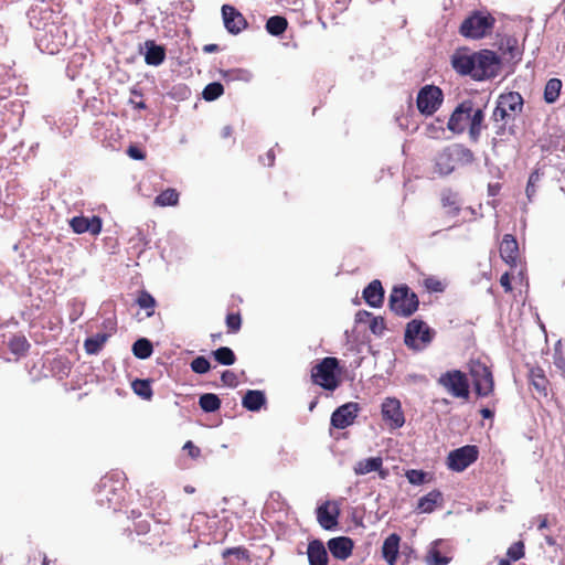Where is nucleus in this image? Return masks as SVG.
Masks as SVG:
<instances>
[{
	"label": "nucleus",
	"instance_id": "nucleus-1",
	"mask_svg": "<svg viewBox=\"0 0 565 565\" xmlns=\"http://www.w3.org/2000/svg\"><path fill=\"white\" fill-rule=\"evenodd\" d=\"M452 67L462 75H470L477 81L493 77L500 68V60L490 50L470 53L468 50H458L451 57Z\"/></svg>",
	"mask_w": 565,
	"mask_h": 565
},
{
	"label": "nucleus",
	"instance_id": "nucleus-2",
	"mask_svg": "<svg viewBox=\"0 0 565 565\" xmlns=\"http://www.w3.org/2000/svg\"><path fill=\"white\" fill-rule=\"evenodd\" d=\"M472 152L459 145H454L440 151L435 159V171L440 175L451 173L458 163L472 162Z\"/></svg>",
	"mask_w": 565,
	"mask_h": 565
},
{
	"label": "nucleus",
	"instance_id": "nucleus-3",
	"mask_svg": "<svg viewBox=\"0 0 565 565\" xmlns=\"http://www.w3.org/2000/svg\"><path fill=\"white\" fill-rule=\"evenodd\" d=\"M495 19L488 12L478 11L468 17L460 26L465 38L481 39L492 32Z\"/></svg>",
	"mask_w": 565,
	"mask_h": 565
},
{
	"label": "nucleus",
	"instance_id": "nucleus-4",
	"mask_svg": "<svg viewBox=\"0 0 565 565\" xmlns=\"http://www.w3.org/2000/svg\"><path fill=\"white\" fill-rule=\"evenodd\" d=\"M390 307L395 313L407 317L417 310L418 299L408 287H396L390 296Z\"/></svg>",
	"mask_w": 565,
	"mask_h": 565
},
{
	"label": "nucleus",
	"instance_id": "nucleus-5",
	"mask_svg": "<svg viewBox=\"0 0 565 565\" xmlns=\"http://www.w3.org/2000/svg\"><path fill=\"white\" fill-rule=\"evenodd\" d=\"M433 339L429 327L419 320H412L405 330V344L413 350H423Z\"/></svg>",
	"mask_w": 565,
	"mask_h": 565
},
{
	"label": "nucleus",
	"instance_id": "nucleus-6",
	"mask_svg": "<svg viewBox=\"0 0 565 565\" xmlns=\"http://www.w3.org/2000/svg\"><path fill=\"white\" fill-rule=\"evenodd\" d=\"M337 369L338 360L335 358H324L312 371L313 382L326 390L333 391L339 385Z\"/></svg>",
	"mask_w": 565,
	"mask_h": 565
},
{
	"label": "nucleus",
	"instance_id": "nucleus-7",
	"mask_svg": "<svg viewBox=\"0 0 565 565\" xmlns=\"http://www.w3.org/2000/svg\"><path fill=\"white\" fill-rule=\"evenodd\" d=\"M443 92L434 85L424 86L417 95V108L423 115H433L443 103Z\"/></svg>",
	"mask_w": 565,
	"mask_h": 565
},
{
	"label": "nucleus",
	"instance_id": "nucleus-8",
	"mask_svg": "<svg viewBox=\"0 0 565 565\" xmlns=\"http://www.w3.org/2000/svg\"><path fill=\"white\" fill-rule=\"evenodd\" d=\"M470 374L473 381L476 393L479 396H489L493 391V377L491 371L480 362H472Z\"/></svg>",
	"mask_w": 565,
	"mask_h": 565
},
{
	"label": "nucleus",
	"instance_id": "nucleus-9",
	"mask_svg": "<svg viewBox=\"0 0 565 565\" xmlns=\"http://www.w3.org/2000/svg\"><path fill=\"white\" fill-rule=\"evenodd\" d=\"M439 383L456 397L467 398L469 395L468 380L460 371L447 372L440 376Z\"/></svg>",
	"mask_w": 565,
	"mask_h": 565
},
{
	"label": "nucleus",
	"instance_id": "nucleus-10",
	"mask_svg": "<svg viewBox=\"0 0 565 565\" xmlns=\"http://www.w3.org/2000/svg\"><path fill=\"white\" fill-rule=\"evenodd\" d=\"M478 458V449L476 446H463L451 451L448 455V467L454 471H463Z\"/></svg>",
	"mask_w": 565,
	"mask_h": 565
},
{
	"label": "nucleus",
	"instance_id": "nucleus-11",
	"mask_svg": "<svg viewBox=\"0 0 565 565\" xmlns=\"http://www.w3.org/2000/svg\"><path fill=\"white\" fill-rule=\"evenodd\" d=\"M382 417L390 428H401L405 423L401 402L394 397H386L382 403Z\"/></svg>",
	"mask_w": 565,
	"mask_h": 565
},
{
	"label": "nucleus",
	"instance_id": "nucleus-12",
	"mask_svg": "<svg viewBox=\"0 0 565 565\" xmlns=\"http://www.w3.org/2000/svg\"><path fill=\"white\" fill-rule=\"evenodd\" d=\"M359 409V405L353 402L338 407L331 415V425L338 429L347 428L354 423Z\"/></svg>",
	"mask_w": 565,
	"mask_h": 565
},
{
	"label": "nucleus",
	"instance_id": "nucleus-13",
	"mask_svg": "<svg viewBox=\"0 0 565 565\" xmlns=\"http://www.w3.org/2000/svg\"><path fill=\"white\" fill-rule=\"evenodd\" d=\"M471 110V102L465 100L462 102L451 114L447 127L454 134L462 132L467 127H469V114Z\"/></svg>",
	"mask_w": 565,
	"mask_h": 565
},
{
	"label": "nucleus",
	"instance_id": "nucleus-14",
	"mask_svg": "<svg viewBox=\"0 0 565 565\" xmlns=\"http://www.w3.org/2000/svg\"><path fill=\"white\" fill-rule=\"evenodd\" d=\"M353 471L358 476L377 472L381 479H386L388 470L383 468V459L380 456L364 458L355 462Z\"/></svg>",
	"mask_w": 565,
	"mask_h": 565
},
{
	"label": "nucleus",
	"instance_id": "nucleus-15",
	"mask_svg": "<svg viewBox=\"0 0 565 565\" xmlns=\"http://www.w3.org/2000/svg\"><path fill=\"white\" fill-rule=\"evenodd\" d=\"M222 15L224 25L230 33L237 34L247 25L243 14L230 4L222 7Z\"/></svg>",
	"mask_w": 565,
	"mask_h": 565
},
{
	"label": "nucleus",
	"instance_id": "nucleus-16",
	"mask_svg": "<svg viewBox=\"0 0 565 565\" xmlns=\"http://www.w3.org/2000/svg\"><path fill=\"white\" fill-rule=\"evenodd\" d=\"M339 513L340 509L338 504L327 501L317 509V519L323 529L331 530L338 524Z\"/></svg>",
	"mask_w": 565,
	"mask_h": 565
},
{
	"label": "nucleus",
	"instance_id": "nucleus-17",
	"mask_svg": "<svg viewBox=\"0 0 565 565\" xmlns=\"http://www.w3.org/2000/svg\"><path fill=\"white\" fill-rule=\"evenodd\" d=\"M70 226L76 234L89 233L92 235H98L102 231V220L98 216L90 218L75 216L70 221Z\"/></svg>",
	"mask_w": 565,
	"mask_h": 565
},
{
	"label": "nucleus",
	"instance_id": "nucleus-18",
	"mask_svg": "<svg viewBox=\"0 0 565 565\" xmlns=\"http://www.w3.org/2000/svg\"><path fill=\"white\" fill-rule=\"evenodd\" d=\"M500 255L507 264L511 266L516 264L519 257V247L516 239L512 235L507 234L503 236L500 244Z\"/></svg>",
	"mask_w": 565,
	"mask_h": 565
},
{
	"label": "nucleus",
	"instance_id": "nucleus-19",
	"mask_svg": "<svg viewBox=\"0 0 565 565\" xmlns=\"http://www.w3.org/2000/svg\"><path fill=\"white\" fill-rule=\"evenodd\" d=\"M328 547L333 557L338 559H347L352 553L353 542L349 537L340 536L331 539L328 542Z\"/></svg>",
	"mask_w": 565,
	"mask_h": 565
},
{
	"label": "nucleus",
	"instance_id": "nucleus-20",
	"mask_svg": "<svg viewBox=\"0 0 565 565\" xmlns=\"http://www.w3.org/2000/svg\"><path fill=\"white\" fill-rule=\"evenodd\" d=\"M308 561L310 565H327L328 564V553L322 544V542L318 540H313L309 543L307 550Z\"/></svg>",
	"mask_w": 565,
	"mask_h": 565
},
{
	"label": "nucleus",
	"instance_id": "nucleus-21",
	"mask_svg": "<svg viewBox=\"0 0 565 565\" xmlns=\"http://www.w3.org/2000/svg\"><path fill=\"white\" fill-rule=\"evenodd\" d=\"M498 102L514 116L522 111L523 98L518 92L501 94Z\"/></svg>",
	"mask_w": 565,
	"mask_h": 565
},
{
	"label": "nucleus",
	"instance_id": "nucleus-22",
	"mask_svg": "<svg viewBox=\"0 0 565 565\" xmlns=\"http://www.w3.org/2000/svg\"><path fill=\"white\" fill-rule=\"evenodd\" d=\"M399 536L397 534H391L387 536L382 546V553L388 565H394L398 555L399 548Z\"/></svg>",
	"mask_w": 565,
	"mask_h": 565
},
{
	"label": "nucleus",
	"instance_id": "nucleus-23",
	"mask_svg": "<svg viewBox=\"0 0 565 565\" xmlns=\"http://www.w3.org/2000/svg\"><path fill=\"white\" fill-rule=\"evenodd\" d=\"M365 301L371 307H380L383 302L384 290L379 280H373L363 291Z\"/></svg>",
	"mask_w": 565,
	"mask_h": 565
},
{
	"label": "nucleus",
	"instance_id": "nucleus-24",
	"mask_svg": "<svg viewBox=\"0 0 565 565\" xmlns=\"http://www.w3.org/2000/svg\"><path fill=\"white\" fill-rule=\"evenodd\" d=\"M469 117V135L473 140H477L483 128V110L481 108H475L473 104L471 103Z\"/></svg>",
	"mask_w": 565,
	"mask_h": 565
},
{
	"label": "nucleus",
	"instance_id": "nucleus-25",
	"mask_svg": "<svg viewBox=\"0 0 565 565\" xmlns=\"http://www.w3.org/2000/svg\"><path fill=\"white\" fill-rule=\"evenodd\" d=\"M146 49L145 61L148 65L158 66L163 62L166 53L162 46L154 44L153 41H147Z\"/></svg>",
	"mask_w": 565,
	"mask_h": 565
},
{
	"label": "nucleus",
	"instance_id": "nucleus-26",
	"mask_svg": "<svg viewBox=\"0 0 565 565\" xmlns=\"http://www.w3.org/2000/svg\"><path fill=\"white\" fill-rule=\"evenodd\" d=\"M440 544V541H435L429 545L425 556L427 565H447L450 562V557L441 554V551L439 550Z\"/></svg>",
	"mask_w": 565,
	"mask_h": 565
},
{
	"label": "nucleus",
	"instance_id": "nucleus-27",
	"mask_svg": "<svg viewBox=\"0 0 565 565\" xmlns=\"http://www.w3.org/2000/svg\"><path fill=\"white\" fill-rule=\"evenodd\" d=\"M266 397L262 391H248L243 397L242 404L252 412L259 411L265 404Z\"/></svg>",
	"mask_w": 565,
	"mask_h": 565
},
{
	"label": "nucleus",
	"instance_id": "nucleus-28",
	"mask_svg": "<svg viewBox=\"0 0 565 565\" xmlns=\"http://www.w3.org/2000/svg\"><path fill=\"white\" fill-rule=\"evenodd\" d=\"M440 500L441 493L439 491H431L418 500L417 510L422 513H430Z\"/></svg>",
	"mask_w": 565,
	"mask_h": 565
},
{
	"label": "nucleus",
	"instance_id": "nucleus-29",
	"mask_svg": "<svg viewBox=\"0 0 565 565\" xmlns=\"http://www.w3.org/2000/svg\"><path fill=\"white\" fill-rule=\"evenodd\" d=\"M223 557L226 565H248V556L245 550L228 548L223 552Z\"/></svg>",
	"mask_w": 565,
	"mask_h": 565
},
{
	"label": "nucleus",
	"instance_id": "nucleus-30",
	"mask_svg": "<svg viewBox=\"0 0 565 565\" xmlns=\"http://www.w3.org/2000/svg\"><path fill=\"white\" fill-rule=\"evenodd\" d=\"M288 26V21L281 15L270 17L266 22V31L275 36L281 35Z\"/></svg>",
	"mask_w": 565,
	"mask_h": 565
},
{
	"label": "nucleus",
	"instance_id": "nucleus-31",
	"mask_svg": "<svg viewBox=\"0 0 565 565\" xmlns=\"http://www.w3.org/2000/svg\"><path fill=\"white\" fill-rule=\"evenodd\" d=\"M562 89V81L558 78H551L547 81L544 88V100L548 104H553L559 96Z\"/></svg>",
	"mask_w": 565,
	"mask_h": 565
},
{
	"label": "nucleus",
	"instance_id": "nucleus-32",
	"mask_svg": "<svg viewBox=\"0 0 565 565\" xmlns=\"http://www.w3.org/2000/svg\"><path fill=\"white\" fill-rule=\"evenodd\" d=\"M107 334L105 333H97L92 338H88L85 343V350L88 354H96L100 351V349L104 347V344L107 341Z\"/></svg>",
	"mask_w": 565,
	"mask_h": 565
},
{
	"label": "nucleus",
	"instance_id": "nucleus-33",
	"mask_svg": "<svg viewBox=\"0 0 565 565\" xmlns=\"http://www.w3.org/2000/svg\"><path fill=\"white\" fill-rule=\"evenodd\" d=\"M178 201L179 193L174 189H167L154 199V204L158 206H173L178 204Z\"/></svg>",
	"mask_w": 565,
	"mask_h": 565
},
{
	"label": "nucleus",
	"instance_id": "nucleus-34",
	"mask_svg": "<svg viewBox=\"0 0 565 565\" xmlns=\"http://www.w3.org/2000/svg\"><path fill=\"white\" fill-rule=\"evenodd\" d=\"M132 352L139 359H147L152 354V344L145 338L139 339L134 343Z\"/></svg>",
	"mask_w": 565,
	"mask_h": 565
},
{
	"label": "nucleus",
	"instance_id": "nucleus-35",
	"mask_svg": "<svg viewBox=\"0 0 565 565\" xmlns=\"http://www.w3.org/2000/svg\"><path fill=\"white\" fill-rule=\"evenodd\" d=\"M199 404L203 411L211 413L220 408L221 401L215 394L206 393L200 397Z\"/></svg>",
	"mask_w": 565,
	"mask_h": 565
},
{
	"label": "nucleus",
	"instance_id": "nucleus-36",
	"mask_svg": "<svg viewBox=\"0 0 565 565\" xmlns=\"http://www.w3.org/2000/svg\"><path fill=\"white\" fill-rule=\"evenodd\" d=\"M213 355L215 360L223 365H232L235 362L234 352L227 347L215 350Z\"/></svg>",
	"mask_w": 565,
	"mask_h": 565
},
{
	"label": "nucleus",
	"instance_id": "nucleus-37",
	"mask_svg": "<svg viewBox=\"0 0 565 565\" xmlns=\"http://www.w3.org/2000/svg\"><path fill=\"white\" fill-rule=\"evenodd\" d=\"M425 134L431 139L443 138L445 134L444 121L437 118L435 121L428 124L425 128Z\"/></svg>",
	"mask_w": 565,
	"mask_h": 565
},
{
	"label": "nucleus",
	"instance_id": "nucleus-38",
	"mask_svg": "<svg viewBox=\"0 0 565 565\" xmlns=\"http://www.w3.org/2000/svg\"><path fill=\"white\" fill-rule=\"evenodd\" d=\"M132 390L138 396H140L145 399H150L152 396V390L150 387V383L146 380L134 381Z\"/></svg>",
	"mask_w": 565,
	"mask_h": 565
},
{
	"label": "nucleus",
	"instance_id": "nucleus-39",
	"mask_svg": "<svg viewBox=\"0 0 565 565\" xmlns=\"http://www.w3.org/2000/svg\"><path fill=\"white\" fill-rule=\"evenodd\" d=\"M224 92L223 85L221 83L214 82L209 85L203 90V98L205 100H214L218 98Z\"/></svg>",
	"mask_w": 565,
	"mask_h": 565
},
{
	"label": "nucleus",
	"instance_id": "nucleus-40",
	"mask_svg": "<svg viewBox=\"0 0 565 565\" xmlns=\"http://www.w3.org/2000/svg\"><path fill=\"white\" fill-rule=\"evenodd\" d=\"M507 555L509 557V562L513 561L516 562L521 559L524 556V544L522 541L515 542L512 544L507 552Z\"/></svg>",
	"mask_w": 565,
	"mask_h": 565
},
{
	"label": "nucleus",
	"instance_id": "nucleus-41",
	"mask_svg": "<svg viewBox=\"0 0 565 565\" xmlns=\"http://www.w3.org/2000/svg\"><path fill=\"white\" fill-rule=\"evenodd\" d=\"M530 377L533 386L539 392L545 391L547 381L541 370H532Z\"/></svg>",
	"mask_w": 565,
	"mask_h": 565
},
{
	"label": "nucleus",
	"instance_id": "nucleus-42",
	"mask_svg": "<svg viewBox=\"0 0 565 565\" xmlns=\"http://www.w3.org/2000/svg\"><path fill=\"white\" fill-rule=\"evenodd\" d=\"M9 345L12 352L15 354L24 353L29 348V343L23 337H14L10 340Z\"/></svg>",
	"mask_w": 565,
	"mask_h": 565
},
{
	"label": "nucleus",
	"instance_id": "nucleus-43",
	"mask_svg": "<svg viewBox=\"0 0 565 565\" xmlns=\"http://www.w3.org/2000/svg\"><path fill=\"white\" fill-rule=\"evenodd\" d=\"M210 367V362L204 356H198L191 362L192 371L199 374L209 372Z\"/></svg>",
	"mask_w": 565,
	"mask_h": 565
},
{
	"label": "nucleus",
	"instance_id": "nucleus-44",
	"mask_svg": "<svg viewBox=\"0 0 565 565\" xmlns=\"http://www.w3.org/2000/svg\"><path fill=\"white\" fill-rule=\"evenodd\" d=\"M540 180H541V174L539 171H534L531 173L529 181H527V185H526V195H527L529 200H531L535 195V192H536L535 186L540 182Z\"/></svg>",
	"mask_w": 565,
	"mask_h": 565
},
{
	"label": "nucleus",
	"instance_id": "nucleus-45",
	"mask_svg": "<svg viewBox=\"0 0 565 565\" xmlns=\"http://www.w3.org/2000/svg\"><path fill=\"white\" fill-rule=\"evenodd\" d=\"M424 286L434 292H441L445 289V285L436 277H426L424 279Z\"/></svg>",
	"mask_w": 565,
	"mask_h": 565
},
{
	"label": "nucleus",
	"instance_id": "nucleus-46",
	"mask_svg": "<svg viewBox=\"0 0 565 565\" xmlns=\"http://www.w3.org/2000/svg\"><path fill=\"white\" fill-rule=\"evenodd\" d=\"M425 477H426V473L420 470L413 469V470H408L406 472V478H407L408 482L412 484H415V486H419V484L424 483Z\"/></svg>",
	"mask_w": 565,
	"mask_h": 565
},
{
	"label": "nucleus",
	"instance_id": "nucleus-47",
	"mask_svg": "<svg viewBox=\"0 0 565 565\" xmlns=\"http://www.w3.org/2000/svg\"><path fill=\"white\" fill-rule=\"evenodd\" d=\"M138 305L143 309H153L156 305L154 298L148 292H141L137 300Z\"/></svg>",
	"mask_w": 565,
	"mask_h": 565
},
{
	"label": "nucleus",
	"instance_id": "nucleus-48",
	"mask_svg": "<svg viewBox=\"0 0 565 565\" xmlns=\"http://www.w3.org/2000/svg\"><path fill=\"white\" fill-rule=\"evenodd\" d=\"M514 115L508 111L499 102L497 103V107L493 111L494 120H509L513 118Z\"/></svg>",
	"mask_w": 565,
	"mask_h": 565
},
{
	"label": "nucleus",
	"instance_id": "nucleus-49",
	"mask_svg": "<svg viewBox=\"0 0 565 565\" xmlns=\"http://www.w3.org/2000/svg\"><path fill=\"white\" fill-rule=\"evenodd\" d=\"M241 323H242V320H241L239 315L232 313V315H228L226 318V326H227L228 330L232 332L238 331L241 328Z\"/></svg>",
	"mask_w": 565,
	"mask_h": 565
},
{
	"label": "nucleus",
	"instance_id": "nucleus-50",
	"mask_svg": "<svg viewBox=\"0 0 565 565\" xmlns=\"http://www.w3.org/2000/svg\"><path fill=\"white\" fill-rule=\"evenodd\" d=\"M183 449L188 451L189 456L193 459H196L201 450L199 447H196L192 441H186L183 446Z\"/></svg>",
	"mask_w": 565,
	"mask_h": 565
},
{
	"label": "nucleus",
	"instance_id": "nucleus-51",
	"mask_svg": "<svg viewBox=\"0 0 565 565\" xmlns=\"http://www.w3.org/2000/svg\"><path fill=\"white\" fill-rule=\"evenodd\" d=\"M371 330L375 334L382 333L384 330V320L382 318H374L370 326Z\"/></svg>",
	"mask_w": 565,
	"mask_h": 565
},
{
	"label": "nucleus",
	"instance_id": "nucleus-52",
	"mask_svg": "<svg viewBox=\"0 0 565 565\" xmlns=\"http://www.w3.org/2000/svg\"><path fill=\"white\" fill-rule=\"evenodd\" d=\"M500 284L507 292H510L512 290L511 279H510V275L508 273H505L501 276Z\"/></svg>",
	"mask_w": 565,
	"mask_h": 565
},
{
	"label": "nucleus",
	"instance_id": "nucleus-53",
	"mask_svg": "<svg viewBox=\"0 0 565 565\" xmlns=\"http://www.w3.org/2000/svg\"><path fill=\"white\" fill-rule=\"evenodd\" d=\"M128 154L136 160H141L145 158L143 153L136 147H130L128 149Z\"/></svg>",
	"mask_w": 565,
	"mask_h": 565
},
{
	"label": "nucleus",
	"instance_id": "nucleus-54",
	"mask_svg": "<svg viewBox=\"0 0 565 565\" xmlns=\"http://www.w3.org/2000/svg\"><path fill=\"white\" fill-rule=\"evenodd\" d=\"M222 381L225 383V384H228V385H233L234 382H235V375L233 372L231 371H225L223 374H222Z\"/></svg>",
	"mask_w": 565,
	"mask_h": 565
},
{
	"label": "nucleus",
	"instance_id": "nucleus-55",
	"mask_svg": "<svg viewBox=\"0 0 565 565\" xmlns=\"http://www.w3.org/2000/svg\"><path fill=\"white\" fill-rule=\"evenodd\" d=\"M231 134H232V129H231V127H230V126H225V127L222 129V136H223L224 138L230 137V136H231Z\"/></svg>",
	"mask_w": 565,
	"mask_h": 565
},
{
	"label": "nucleus",
	"instance_id": "nucleus-56",
	"mask_svg": "<svg viewBox=\"0 0 565 565\" xmlns=\"http://www.w3.org/2000/svg\"><path fill=\"white\" fill-rule=\"evenodd\" d=\"M481 414H482V416H483L484 418H490V417H492V415H493V414H492V412H491L490 409H488V408H483V409L481 411Z\"/></svg>",
	"mask_w": 565,
	"mask_h": 565
},
{
	"label": "nucleus",
	"instance_id": "nucleus-57",
	"mask_svg": "<svg viewBox=\"0 0 565 565\" xmlns=\"http://www.w3.org/2000/svg\"><path fill=\"white\" fill-rule=\"evenodd\" d=\"M216 47H217V46H216L215 44H210V45H206V46H205V51H206V52H213V51H215V50H216Z\"/></svg>",
	"mask_w": 565,
	"mask_h": 565
},
{
	"label": "nucleus",
	"instance_id": "nucleus-58",
	"mask_svg": "<svg viewBox=\"0 0 565 565\" xmlns=\"http://www.w3.org/2000/svg\"><path fill=\"white\" fill-rule=\"evenodd\" d=\"M498 565H510V562L505 558H501Z\"/></svg>",
	"mask_w": 565,
	"mask_h": 565
},
{
	"label": "nucleus",
	"instance_id": "nucleus-59",
	"mask_svg": "<svg viewBox=\"0 0 565 565\" xmlns=\"http://www.w3.org/2000/svg\"><path fill=\"white\" fill-rule=\"evenodd\" d=\"M267 157H268V159H269V164H271V163H273V161H274V154H273V151H269V152L267 153Z\"/></svg>",
	"mask_w": 565,
	"mask_h": 565
},
{
	"label": "nucleus",
	"instance_id": "nucleus-60",
	"mask_svg": "<svg viewBox=\"0 0 565 565\" xmlns=\"http://www.w3.org/2000/svg\"><path fill=\"white\" fill-rule=\"evenodd\" d=\"M546 526V520H543L539 526V529H543Z\"/></svg>",
	"mask_w": 565,
	"mask_h": 565
},
{
	"label": "nucleus",
	"instance_id": "nucleus-61",
	"mask_svg": "<svg viewBox=\"0 0 565 565\" xmlns=\"http://www.w3.org/2000/svg\"><path fill=\"white\" fill-rule=\"evenodd\" d=\"M443 202H444V205L450 204L449 199H443ZM452 203H454V202H451V204H452Z\"/></svg>",
	"mask_w": 565,
	"mask_h": 565
},
{
	"label": "nucleus",
	"instance_id": "nucleus-62",
	"mask_svg": "<svg viewBox=\"0 0 565 565\" xmlns=\"http://www.w3.org/2000/svg\"><path fill=\"white\" fill-rule=\"evenodd\" d=\"M185 491H188V492H193V489H191V488H185Z\"/></svg>",
	"mask_w": 565,
	"mask_h": 565
}]
</instances>
